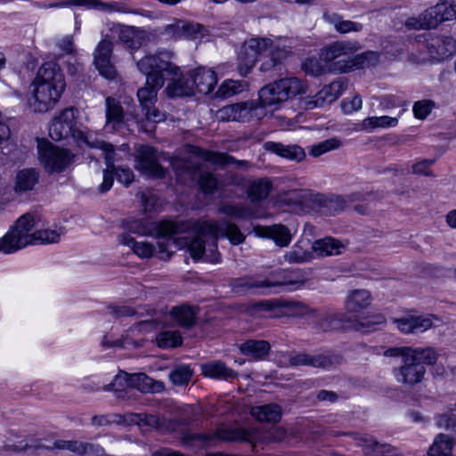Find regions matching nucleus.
Masks as SVG:
<instances>
[{
    "label": "nucleus",
    "instance_id": "1",
    "mask_svg": "<svg viewBox=\"0 0 456 456\" xmlns=\"http://www.w3.org/2000/svg\"><path fill=\"white\" fill-rule=\"evenodd\" d=\"M196 236L188 238L183 242L189 246V254L194 260L204 259L217 263L220 255L217 251L218 236L226 237L233 245L245 240V235L240 228L227 221H203L194 223Z\"/></svg>",
    "mask_w": 456,
    "mask_h": 456
},
{
    "label": "nucleus",
    "instance_id": "2",
    "mask_svg": "<svg viewBox=\"0 0 456 456\" xmlns=\"http://www.w3.org/2000/svg\"><path fill=\"white\" fill-rule=\"evenodd\" d=\"M174 58L173 51L160 48L154 53L146 54L136 62L138 70L146 76L144 86L137 91L142 110L155 105L158 91L164 86L163 75L176 74L178 71L173 61Z\"/></svg>",
    "mask_w": 456,
    "mask_h": 456
},
{
    "label": "nucleus",
    "instance_id": "3",
    "mask_svg": "<svg viewBox=\"0 0 456 456\" xmlns=\"http://www.w3.org/2000/svg\"><path fill=\"white\" fill-rule=\"evenodd\" d=\"M35 227L34 216L25 214L17 219L13 227L0 239V252L12 254L28 245L56 243L60 233L54 230H37Z\"/></svg>",
    "mask_w": 456,
    "mask_h": 456
},
{
    "label": "nucleus",
    "instance_id": "4",
    "mask_svg": "<svg viewBox=\"0 0 456 456\" xmlns=\"http://www.w3.org/2000/svg\"><path fill=\"white\" fill-rule=\"evenodd\" d=\"M36 111L46 112L59 101L65 88L64 76L54 62L43 64L31 85Z\"/></svg>",
    "mask_w": 456,
    "mask_h": 456
},
{
    "label": "nucleus",
    "instance_id": "5",
    "mask_svg": "<svg viewBox=\"0 0 456 456\" xmlns=\"http://www.w3.org/2000/svg\"><path fill=\"white\" fill-rule=\"evenodd\" d=\"M286 429L274 427L269 430H260L256 428H244L240 427L221 425L214 431L198 434L195 438L202 440L207 444L217 442H248L256 446V443H277L285 439Z\"/></svg>",
    "mask_w": 456,
    "mask_h": 456
},
{
    "label": "nucleus",
    "instance_id": "6",
    "mask_svg": "<svg viewBox=\"0 0 456 456\" xmlns=\"http://www.w3.org/2000/svg\"><path fill=\"white\" fill-rule=\"evenodd\" d=\"M356 42L335 41L322 48L320 59L329 65L330 71L346 73L363 63V55H356Z\"/></svg>",
    "mask_w": 456,
    "mask_h": 456
},
{
    "label": "nucleus",
    "instance_id": "7",
    "mask_svg": "<svg viewBox=\"0 0 456 456\" xmlns=\"http://www.w3.org/2000/svg\"><path fill=\"white\" fill-rule=\"evenodd\" d=\"M156 232L158 237L163 239V240L158 241L159 253L162 259L171 256L172 245H175L179 248H186L189 251V246L183 241L187 240L188 238L196 236L194 223L192 222L162 221L158 224Z\"/></svg>",
    "mask_w": 456,
    "mask_h": 456
},
{
    "label": "nucleus",
    "instance_id": "8",
    "mask_svg": "<svg viewBox=\"0 0 456 456\" xmlns=\"http://www.w3.org/2000/svg\"><path fill=\"white\" fill-rule=\"evenodd\" d=\"M165 388L160 381H155L144 373L129 374L121 371L118 374L114 381L107 385L106 391L113 390L118 398H130L133 389L142 393H159Z\"/></svg>",
    "mask_w": 456,
    "mask_h": 456
},
{
    "label": "nucleus",
    "instance_id": "9",
    "mask_svg": "<svg viewBox=\"0 0 456 456\" xmlns=\"http://www.w3.org/2000/svg\"><path fill=\"white\" fill-rule=\"evenodd\" d=\"M305 92V84L297 77L282 78L261 88L258 103L261 107L272 106Z\"/></svg>",
    "mask_w": 456,
    "mask_h": 456
},
{
    "label": "nucleus",
    "instance_id": "10",
    "mask_svg": "<svg viewBox=\"0 0 456 456\" xmlns=\"http://www.w3.org/2000/svg\"><path fill=\"white\" fill-rule=\"evenodd\" d=\"M73 138L77 139L80 142H84L92 149H99L102 151L106 168L103 171V181L98 190L101 193L108 191L113 184V179L110 172L115 169V151L113 145L105 142L104 141L98 140L91 134L78 129L75 131Z\"/></svg>",
    "mask_w": 456,
    "mask_h": 456
},
{
    "label": "nucleus",
    "instance_id": "11",
    "mask_svg": "<svg viewBox=\"0 0 456 456\" xmlns=\"http://www.w3.org/2000/svg\"><path fill=\"white\" fill-rule=\"evenodd\" d=\"M37 151L40 163L49 173L62 172L72 161V155L68 150L54 146L49 141H37Z\"/></svg>",
    "mask_w": 456,
    "mask_h": 456
},
{
    "label": "nucleus",
    "instance_id": "12",
    "mask_svg": "<svg viewBox=\"0 0 456 456\" xmlns=\"http://www.w3.org/2000/svg\"><path fill=\"white\" fill-rule=\"evenodd\" d=\"M110 31L113 36L118 37V40L126 49L137 51L142 46L146 45L151 39V34L140 27L124 25L112 22L109 25Z\"/></svg>",
    "mask_w": 456,
    "mask_h": 456
},
{
    "label": "nucleus",
    "instance_id": "13",
    "mask_svg": "<svg viewBox=\"0 0 456 456\" xmlns=\"http://www.w3.org/2000/svg\"><path fill=\"white\" fill-rule=\"evenodd\" d=\"M136 168L151 178L161 179L166 176L167 170L159 164L157 151L147 144L136 148Z\"/></svg>",
    "mask_w": 456,
    "mask_h": 456
},
{
    "label": "nucleus",
    "instance_id": "14",
    "mask_svg": "<svg viewBox=\"0 0 456 456\" xmlns=\"http://www.w3.org/2000/svg\"><path fill=\"white\" fill-rule=\"evenodd\" d=\"M289 365L292 367L312 366L314 368L329 369L342 363L343 358L339 354L322 353L311 354L297 353L289 356Z\"/></svg>",
    "mask_w": 456,
    "mask_h": 456
},
{
    "label": "nucleus",
    "instance_id": "15",
    "mask_svg": "<svg viewBox=\"0 0 456 456\" xmlns=\"http://www.w3.org/2000/svg\"><path fill=\"white\" fill-rule=\"evenodd\" d=\"M105 116L106 126H110L113 130L119 129L125 120L138 119L136 106L133 105L131 109L127 108L125 113L119 101L112 96H108L105 99Z\"/></svg>",
    "mask_w": 456,
    "mask_h": 456
},
{
    "label": "nucleus",
    "instance_id": "16",
    "mask_svg": "<svg viewBox=\"0 0 456 456\" xmlns=\"http://www.w3.org/2000/svg\"><path fill=\"white\" fill-rule=\"evenodd\" d=\"M185 150L192 156L221 167L233 166L240 170H247L250 167L248 161L238 160L227 153L210 151L194 145H186Z\"/></svg>",
    "mask_w": 456,
    "mask_h": 456
},
{
    "label": "nucleus",
    "instance_id": "17",
    "mask_svg": "<svg viewBox=\"0 0 456 456\" xmlns=\"http://www.w3.org/2000/svg\"><path fill=\"white\" fill-rule=\"evenodd\" d=\"M273 41L270 38H250L240 48L239 54L240 64L248 71L257 61L258 57L272 48Z\"/></svg>",
    "mask_w": 456,
    "mask_h": 456
},
{
    "label": "nucleus",
    "instance_id": "18",
    "mask_svg": "<svg viewBox=\"0 0 456 456\" xmlns=\"http://www.w3.org/2000/svg\"><path fill=\"white\" fill-rule=\"evenodd\" d=\"M445 428L452 429V436L439 434L428 451V456H452V441L456 442V404L448 416H444Z\"/></svg>",
    "mask_w": 456,
    "mask_h": 456
},
{
    "label": "nucleus",
    "instance_id": "19",
    "mask_svg": "<svg viewBox=\"0 0 456 456\" xmlns=\"http://www.w3.org/2000/svg\"><path fill=\"white\" fill-rule=\"evenodd\" d=\"M76 110L66 108L59 116L53 118L49 126V135L53 141H61L74 136L76 125Z\"/></svg>",
    "mask_w": 456,
    "mask_h": 456
},
{
    "label": "nucleus",
    "instance_id": "20",
    "mask_svg": "<svg viewBox=\"0 0 456 456\" xmlns=\"http://www.w3.org/2000/svg\"><path fill=\"white\" fill-rule=\"evenodd\" d=\"M175 66L178 69L176 74H164L163 80H168V84L165 88V92L168 97H187L195 94L193 84L191 81V74L188 72L186 76L183 75V72L178 65L175 63Z\"/></svg>",
    "mask_w": 456,
    "mask_h": 456
},
{
    "label": "nucleus",
    "instance_id": "21",
    "mask_svg": "<svg viewBox=\"0 0 456 456\" xmlns=\"http://www.w3.org/2000/svg\"><path fill=\"white\" fill-rule=\"evenodd\" d=\"M426 372V367L411 357L405 358L403 364L394 370L396 380L399 383L410 387L422 382Z\"/></svg>",
    "mask_w": 456,
    "mask_h": 456
},
{
    "label": "nucleus",
    "instance_id": "22",
    "mask_svg": "<svg viewBox=\"0 0 456 456\" xmlns=\"http://www.w3.org/2000/svg\"><path fill=\"white\" fill-rule=\"evenodd\" d=\"M433 320H438L434 314H408L395 320L397 329L404 334H418L433 327Z\"/></svg>",
    "mask_w": 456,
    "mask_h": 456
},
{
    "label": "nucleus",
    "instance_id": "23",
    "mask_svg": "<svg viewBox=\"0 0 456 456\" xmlns=\"http://www.w3.org/2000/svg\"><path fill=\"white\" fill-rule=\"evenodd\" d=\"M259 103L256 101H248L227 105L222 108L219 112L222 118L248 122L254 117H258L260 113Z\"/></svg>",
    "mask_w": 456,
    "mask_h": 456
},
{
    "label": "nucleus",
    "instance_id": "24",
    "mask_svg": "<svg viewBox=\"0 0 456 456\" xmlns=\"http://www.w3.org/2000/svg\"><path fill=\"white\" fill-rule=\"evenodd\" d=\"M277 305L287 308L289 314L296 317L308 315L311 318L313 314H317V309L311 308L302 302L291 300H284L281 303L259 302L253 306V309L256 313H270Z\"/></svg>",
    "mask_w": 456,
    "mask_h": 456
},
{
    "label": "nucleus",
    "instance_id": "25",
    "mask_svg": "<svg viewBox=\"0 0 456 456\" xmlns=\"http://www.w3.org/2000/svg\"><path fill=\"white\" fill-rule=\"evenodd\" d=\"M429 56L437 61H444L456 53V40L449 36H438L427 41Z\"/></svg>",
    "mask_w": 456,
    "mask_h": 456
},
{
    "label": "nucleus",
    "instance_id": "26",
    "mask_svg": "<svg viewBox=\"0 0 456 456\" xmlns=\"http://www.w3.org/2000/svg\"><path fill=\"white\" fill-rule=\"evenodd\" d=\"M75 6H84L90 10H97L105 12H122L140 14L145 17H151V12H140L132 10L121 2H103L102 0H75Z\"/></svg>",
    "mask_w": 456,
    "mask_h": 456
},
{
    "label": "nucleus",
    "instance_id": "27",
    "mask_svg": "<svg viewBox=\"0 0 456 456\" xmlns=\"http://www.w3.org/2000/svg\"><path fill=\"white\" fill-rule=\"evenodd\" d=\"M347 87V81L339 78L325 86L314 97L313 101L307 103V108L322 107L336 101Z\"/></svg>",
    "mask_w": 456,
    "mask_h": 456
},
{
    "label": "nucleus",
    "instance_id": "28",
    "mask_svg": "<svg viewBox=\"0 0 456 456\" xmlns=\"http://www.w3.org/2000/svg\"><path fill=\"white\" fill-rule=\"evenodd\" d=\"M193 88L196 93L208 94L217 83V77L214 70L207 68H198L190 71Z\"/></svg>",
    "mask_w": 456,
    "mask_h": 456
},
{
    "label": "nucleus",
    "instance_id": "29",
    "mask_svg": "<svg viewBox=\"0 0 456 456\" xmlns=\"http://www.w3.org/2000/svg\"><path fill=\"white\" fill-rule=\"evenodd\" d=\"M204 27L200 23L187 21L183 20H175L164 28V33L174 38H197L201 33Z\"/></svg>",
    "mask_w": 456,
    "mask_h": 456
},
{
    "label": "nucleus",
    "instance_id": "30",
    "mask_svg": "<svg viewBox=\"0 0 456 456\" xmlns=\"http://www.w3.org/2000/svg\"><path fill=\"white\" fill-rule=\"evenodd\" d=\"M264 149L295 162H301L306 157L305 150L297 144H283L269 141L264 143Z\"/></svg>",
    "mask_w": 456,
    "mask_h": 456
},
{
    "label": "nucleus",
    "instance_id": "31",
    "mask_svg": "<svg viewBox=\"0 0 456 456\" xmlns=\"http://www.w3.org/2000/svg\"><path fill=\"white\" fill-rule=\"evenodd\" d=\"M200 313V307L189 304H182L172 307L169 314L176 324L183 329H190L196 323V318Z\"/></svg>",
    "mask_w": 456,
    "mask_h": 456
},
{
    "label": "nucleus",
    "instance_id": "32",
    "mask_svg": "<svg viewBox=\"0 0 456 456\" xmlns=\"http://www.w3.org/2000/svg\"><path fill=\"white\" fill-rule=\"evenodd\" d=\"M426 11L435 28L443 21L456 19V4L453 0H440Z\"/></svg>",
    "mask_w": 456,
    "mask_h": 456
},
{
    "label": "nucleus",
    "instance_id": "33",
    "mask_svg": "<svg viewBox=\"0 0 456 456\" xmlns=\"http://www.w3.org/2000/svg\"><path fill=\"white\" fill-rule=\"evenodd\" d=\"M258 234L262 237L271 238L280 247H286L291 241V233L283 224L261 226L257 228Z\"/></svg>",
    "mask_w": 456,
    "mask_h": 456
},
{
    "label": "nucleus",
    "instance_id": "34",
    "mask_svg": "<svg viewBox=\"0 0 456 456\" xmlns=\"http://www.w3.org/2000/svg\"><path fill=\"white\" fill-rule=\"evenodd\" d=\"M39 182V173L35 168H24L17 172L14 191L23 193L32 191Z\"/></svg>",
    "mask_w": 456,
    "mask_h": 456
},
{
    "label": "nucleus",
    "instance_id": "35",
    "mask_svg": "<svg viewBox=\"0 0 456 456\" xmlns=\"http://www.w3.org/2000/svg\"><path fill=\"white\" fill-rule=\"evenodd\" d=\"M271 346L266 340L248 339L240 346V353L253 360H263L270 353Z\"/></svg>",
    "mask_w": 456,
    "mask_h": 456
},
{
    "label": "nucleus",
    "instance_id": "36",
    "mask_svg": "<svg viewBox=\"0 0 456 456\" xmlns=\"http://www.w3.org/2000/svg\"><path fill=\"white\" fill-rule=\"evenodd\" d=\"M371 304V295L367 289L352 290L346 297V308L350 313H359Z\"/></svg>",
    "mask_w": 456,
    "mask_h": 456
},
{
    "label": "nucleus",
    "instance_id": "37",
    "mask_svg": "<svg viewBox=\"0 0 456 456\" xmlns=\"http://www.w3.org/2000/svg\"><path fill=\"white\" fill-rule=\"evenodd\" d=\"M346 244L332 237H325L315 240L312 248L321 256L339 255L345 249Z\"/></svg>",
    "mask_w": 456,
    "mask_h": 456
},
{
    "label": "nucleus",
    "instance_id": "38",
    "mask_svg": "<svg viewBox=\"0 0 456 456\" xmlns=\"http://www.w3.org/2000/svg\"><path fill=\"white\" fill-rule=\"evenodd\" d=\"M272 189L273 183L268 178H258L248 183L247 193L250 200L256 203L266 199Z\"/></svg>",
    "mask_w": 456,
    "mask_h": 456
},
{
    "label": "nucleus",
    "instance_id": "39",
    "mask_svg": "<svg viewBox=\"0 0 456 456\" xmlns=\"http://www.w3.org/2000/svg\"><path fill=\"white\" fill-rule=\"evenodd\" d=\"M201 370L204 376L218 379H233L237 376L233 370L228 368L220 361L202 364Z\"/></svg>",
    "mask_w": 456,
    "mask_h": 456
},
{
    "label": "nucleus",
    "instance_id": "40",
    "mask_svg": "<svg viewBox=\"0 0 456 456\" xmlns=\"http://www.w3.org/2000/svg\"><path fill=\"white\" fill-rule=\"evenodd\" d=\"M251 414L259 421L278 422L281 418V408L275 403L256 406L251 409Z\"/></svg>",
    "mask_w": 456,
    "mask_h": 456
},
{
    "label": "nucleus",
    "instance_id": "41",
    "mask_svg": "<svg viewBox=\"0 0 456 456\" xmlns=\"http://www.w3.org/2000/svg\"><path fill=\"white\" fill-rule=\"evenodd\" d=\"M410 357L416 362L425 365H435L438 360L439 353L433 346L411 347L410 348Z\"/></svg>",
    "mask_w": 456,
    "mask_h": 456
},
{
    "label": "nucleus",
    "instance_id": "42",
    "mask_svg": "<svg viewBox=\"0 0 456 456\" xmlns=\"http://www.w3.org/2000/svg\"><path fill=\"white\" fill-rule=\"evenodd\" d=\"M313 200L323 207L330 215H336L343 211L346 207V201L341 196L326 198L322 194H315Z\"/></svg>",
    "mask_w": 456,
    "mask_h": 456
},
{
    "label": "nucleus",
    "instance_id": "43",
    "mask_svg": "<svg viewBox=\"0 0 456 456\" xmlns=\"http://www.w3.org/2000/svg\"><path fill=\"white\" fill-rule=\"evenodd\" d=\"M323 19L332 24L339 33L360 31L362 26L351 20H344L342 17L335 12H324Z\"/></svg>",
    "mask_w": 456,
    "mask_h": 456
},
{
    "label": "nucleus",
    "instance_id": "44",
    "mask_svg": "<svg viewBox=\"0 0 456 456\" xmlns=\"http://www.w3.org/2000/svg\"><path fill=\"white\" fill-rule=\"evenodd\" d=\"M398 117H369L362 120V128L367 131H372L377 128L395 127L398 125Z\"/></svg>",
    "mask_w": 456,
    "mask_h": 456
},
{
    "label": "nucleus",
    "instance_id": "45",
    "mask_svg": "<svg viewBox=\"0 0 456 456\" xmlns=\"http://www.w3.org/2000/svg\"><path fill=\"white\" fill-rule=\"evenodd\" d=\"M156 342L160 348H173L181 346L183 338L180 331L167 330L158 334Z\"/></svg>",
    "mask_w": 456,
    "mask_h": 456
},
{
    "label": "nucleus",
    "instance_id": "46",
    "mask_svg": "<svg viewBox=\"0 0 456 456\" xmlns=\"http://www.w3.org/2000/svg\"><path fill=\"white\" fill-rule=\"evenodd\" d=\"M246 84L237 80L224 81L217 89L216 96L218 98H228L245 90Z\"/></svg>",
    "mask_w": 456,
    "mask_h": 456
},
{
    "label": "nucleus",
    "instance_id": "47",
    "mask_svg": "<svg viewBox=\"0 0 456 456\" xmlns=\"http://www.w3.org/2000/svg\"><path fill=\"white\" fill-rule=\"evenodd\" d=\"M191 376L192 370L188 365H178L169 373V379L175 386L187 385Z\"/></svg>",
    "mask_w": 456,
    "mask_h": 456
},
{
    "label": "nucleus",
    "instance_id": "48",
    "mask_svg": "<svg viewBox=\"0 0 456 456\" xmlns=\"http://www.w3.org/2000/svg\"><path fill=\"white\" fill-rule=\"evenodd\" d=\"M219 212L232 218H248L250 210L242 204L225 203L219 207Z\"/></svg>",
    "mask_w": 456,
    "mask_h": 456
},
{
    "label": "nucleus",
    "instance_id": "49",
    "mask_svg": "<svg viewBox=\"0 0 456 456\" xmlns=\"http://www.w3.org/2000/svg\"><path fill=\"white\" fill-rule=\"evenodd\" d=\"M405 27L409 29H429V28H435V26L429 19V16L428 15L427 11L425 10L423 12H421L418 17H410L408 18L405 22Z\"/></svg>",
    "mask_w": 456,
    "mask_h": 456
},
{
    "label": "nucleus",
    "instance_id": "50",
    "mask_svg": "<svg viewBox=\"0 0 456 456\" xmlns=\"http://www.w3.org/2000/svg\"><path fill=\"white\" fill-rule=\"evenodd\" d=\"M113 51V43L107 38H103L97 45L94 53V63L105 61L111 58Z\"/></svg>",
    "mask_w": 456,
    "mask_h": 456
},
{
    "label": "nucleus",
    "instance_id": "51",
    "mask_svg": "<svg viewBox=\"0 0 456 456\" xmlns=\"http://www.w3.org/2000/svg\"><path fill=\"white\" fill-rule=\"evenodd\" d=\"M340 145V141L337 138L328 139L313 145L310 150V154L317 158L331 150L338 149Z\"/></svg>",
    "mask_w": 456,
    "mask_h": 456
},
{
    "label": "nucleus",
    "instance_id": "52",
    "mask_svg": "<svg viewBox=\"0 0 456 456\" xmlns=\"http://www.w3.org/2000/svg\"><path fill=\"white\" fill-rule=\"evenodd\" d=\"M380 106L384 110H391L395 109H398V115L396 117H400L401 114L405 110V102L398 96L395 95H385L380 98Z\"/></svg>",
    "mask_w": 456,
    "mask_h": 456
},
{
    "label": "nucleus",
    "instance_id": "53",
    "mask_svg": "<svg viewBox=\"0 0 456 456\" xmlns=\"http://www.w3.org/2000/svg\"><path fill=\"white\" fill-rule=\"evenodd\" d=\"M435 106L436 103L432 100L417 101L412 107L414 117L418 119H425L431 113Z\"/></svg>",
    "mask_w": 456,
    "mask_h": 456
},
{
    "label": "nucleus",
    "instance_id": "54",
    "mask_svg": "<svg viewBox=\"0 0 456 456\" xmlns=\"http://www.w3.org/2000/svg\"><path fill=\"white\" fill-rule=\"evenodd\" d=\"M130 420L137 424H144L150 427H159L161 424L159 415L147 413H130Z\"/></svg>",
    "mask_w": 456,
    "mask_h": 456
},
{
    "label": "nucleus",
    "instance_id": "55",
    "mask_svg": "<svg viewBox=\"0 0 456 456\" xmlns=\"http://www.w3.org/2000/svg\"><path fill=\"white\" fill-rule=\"evenodd\" d=\"M271 50V55L262 62L260 66V70L266 72L273 69H279L281 70V54L282 53L281 51H273V47Z\"/></svg>",
    "mask_w": 456,
    "mask_h": 456
},
{
    "label": "nucleus",
    "instance_id": "56",
    "mask_svg": "<svg viewBox=\"0 0 456 456\" xmlns=\"http://www.w3.org/2000/svg\"><path fill=\"white\" fill-rule=\"evenodd\" d=\"M199 184L204 192L211 193L217 189L218 181L213 174L203 172L200 175Z\"/></svg>",
    "mask_w": 456,
    "mask_h": 456
},
{
    "label": "nucleus",
    "instance_id": "57",
    "mask_svg": "<svg viewBox=\"0 0 456 456\" xmlns=\"http://www.w3.org/2000/svg\"><path fill=\"white\" fill-rule=\"evenodd\" d=\"M284 258L290 264H300L310 261L312 254L301 249H292L285 253Z\"/></svg>",
    "mask_w": 456,
    "mask_h": 456
},
{
    "label": "nucleus",
    "instance_id": "58",
    "mask_svg": "<svg viewBox=\"0 0 456 456\" xmlns=\"http://www.w3.org/2000/svg\"><path fill=\"white\" fill-rule=\"evenodd\" d=\"M303 69L310 76L317 77L324 72V68L320 61L315 58H308L303 63Z\"/></svg>",
    "mask_w": 456,
    "mask_h": 456
},
{
    "label": "nucleus",
    "instance_id": "59",
    "mask_svg": "<svg viewBox=\"0 0 456 456\" xmlns=\"http://www.w3.org/2000/svg\"><path fill=\"white\" fill-rule=\"evenodd\" d=\"M110 173L111 174V176L116 174L118 181L126 186H129V184L134 181V175L129 167H115V169ZM112 179L114 180V177H112Z\"/></svg>",
    "mask_w": 456,
    "mask_h": 456
},
{
    "label": "nucleus",
    "instance_id": "60",
    "mask_svg": "<svg viewBox=\"0 0 456 456\" xmlns=\"http://www.w3.org/2000/svg\"><path fill=\"white\" fill-rule=\"evenodd\" d=\"M95 68L98 69L99 73L109 80H112L117 76V70L115 66L112 64L110 59L103 61H100L94 63Z\"/></svg>",
    "mask_w": 456,
    "mask_h": 456
},
{
    "label": "nucleus",
    "instance_id": "61",
    "mask_svg": "<svg viewBox=\"0 0 456 456\" xmlns=\"http://www.w3.org/2000/svg\"><path fill=\"white\" fill-rule=\"evenodd\" d=\"M311 319L320 329L327 330L331 327V322L334 318L331 314L321 312L317 309V314H313Z\"/></svg>",
    "mask_w": 456,
    "mask_h": 456
},
{
    "label": "nucleus",
    "instance_id": "62",
    "mask_svg": "<svg viewBox=\"0 0 456 456\" xmlns=\"http://www.w3.org/2000/svg\"><path fill=\"white\" fill-rule=\"evenodd\" d=\"M362 101L360 95H354L351 99H344L341 107L346 114L352 113L362 108Z\"/></svg>",
    "mask_w": 456,
    "mask_h": 456
},
{
    "label": "nucleus",
    "instance_id": "63",
    "mask_svg": "<svg viewBox=\"0 0 456 456\" xmlns=\"http://www.w3.org/2000/svg\"><path fill=\"white\" fill-rule=\"evenodd\" d=\"M108 311L110 315L119 319L122 317L134 316L136 311L134 308L126 305H109Z\"/></svg>",
    "mask_w": 456,
    "mask_h": 456
},
{
    "label": "nucleus",
    "instance_id": "64",
    "mask_svg": "<svg viewBox=\"0 0 456 456\" xmlns=\"http://www.w3.org/2000/svg\"><path fill=\"white\" fill-rule=\"evenodd\" d=\"M81 455H83V456H103L104 450L99 444L84 442Z\"/></svg>",
    "mask_w": 456,
    "mask_h": 456
}]
</instances>
